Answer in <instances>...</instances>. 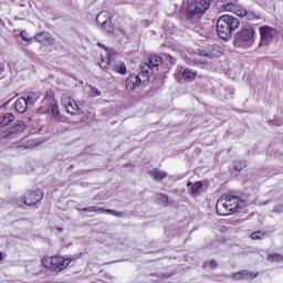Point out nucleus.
Returning a JSON list of instances; mask_svg holds the SVG:
<instances>
[{
	"label": "nucleus",
	"mask_w": 283,
	"mask_h": 283,
	"mask_svg": "<svg viewBox=\"0 0 283 283\" xmlns=\"http://www.w3.org/2000/svg\"><path fill=\"white\" fill-rule=\"evenodd\" d=\"M209 266H210V269H216V266H218V262L212 260V261H210Z\"/></svg>",
	"instance_id": "nucleus-38"
},
{
	"label": "nucleus",
	"mask_w": 283,
	"mask_h": 283,
	"mask_svg": "<svg viewBox=\"0 0 283 283\" xmlns=\"http://www.w3.org/2000/svg\"><path fill=\"white\" fill-rule=\"evenodd\" d=\"M101 28L105 31V32H112L114 30V27L112 25V19H109V24H105L101 25Z\"/></svg>",
	"instance_id": "nucleus-33"
},
{
	"label": "nucleus",
	"mask_w": 283,
	"mask_h": 283,
	"mask_svg": "<svg viewBox=\"0 0 283 283\" xmlns=\"http://www.w3.org/2000/svg\"><path fill=\"white\" fill-rule=\"evenodd\" d=\"M81 211H84L86 213H94V212L103 213L105 211V208H99V207H96V206H91V207L82 208Z\"/></svg>",
	"instance_id": "nucleus-23"
},
{
	"label": "nucleus",
	"mask_w": 283,
	"mask_h": 283,
	"mask_svg": "<svg viewBox=\"0 0 283 283\" xmlns=\"http://www.w3.org/2000/svg\"><path fill=\"white\" fill-rule=\"evenodd\" d=\"M233 168L235 171H242V169H247V163L244 160H235L233 163Z\"/></svg>",
	"instance_id": "nucleus-27"
},
{
	"label": "nucleus",
	"mask_w": 283,
	"mask_h": 283,
	"mask_svg": "<svg viewBox=\"0 0 283 283\" xmlns=\"http://www.w3.org/2000/svg\"><path fill=\"white\" fill-rule=\"evenodd\" d=\"M148 175L150 176V178H153V180L160 182V181L165 180L167 172H165L160 169H153L148 172Z\"/></svg>",
	"instance_id": "nucleus-17"
},
{
	"label": "nucleus",
	"mask_w": 283,
	"mask_h": 283,
	"mask_svg": "<svg viewBox=\"0 0 283 283\" xmlns=\"http://www.w3.org/2000/svg\"><path fill=\"white\" fill-rule=\"evenodd\" d=\"M233 280H253L258 277V273H252L247 270L235 272L232 274Z\"/></svg>",
	"instance_id": "nucleus-15"
},
{
	"label": "nucleus",
	"mask_w": 283,
	"mask_h": 283,
	"mask_svg": "<svg viewBox=\"0 0 283 283\" xmlns=\"http://www.w3.org/2000/svg\"><path fill=\"white\" fill-rule=\"evenodd\" d=\"M274 211L276 213H283V205L282 203H279L274 207Z\"/></svg>",
	"instance_id": "nucleus-34"
},
{
	"label": "nucleus",
	"mask_w": 283,
	"mask_h": 283,
	"mask_svg": "<svg viewBox=\"0 0 283 283\" xmlns=\"http://www.w3.org/2000/svg\"><path fill=\"white\" fill-rule=\"evenodd\" d=\"M42 264H43V266H45V269H50V270L52 271V266H53V256L43 258V259H42Z\"/></svg>",
	"instance_id": "nucleus-28"
},
{
	"label": "nucleus",
	"mask_w": 283,
	"mask_h": 283,
	"mask_svg": "<svg viewBox=\"0 0 283 283\" xmlns=\"http://www.w3.org/2000/svg\"><path fill=\"white\" fill-rule=\"evenodd\" d=\"M3 260V252L0 251V262Z\"/></svg>",
	"instance_id": "nucleus-39"
},
{
	"label": "nucleus",
	"mask_w": 283,
	"mask_h": 283,
	"mask_svg": "<svg viewBox=\"0 0 283 283\" xmlns=\"http://www.w3.org/2000/svg\"><path fill=\"white\" fill-rule=\"evenodd\" d=\"M156 201L158 202V205H163V207H167L169 202V197H167L164 193H159L156 196Z\"/></svg>",
	"instance_id": "nucleus-25"
},
{
	"label": "nucleus",
	"mask_w": 283,
	"mask_h": 283,
	"mask_svg": "<svg viewBox=\"0 0 283 283\" xmlns=\"http://www.w3.org/2000/svg\"><path fill=\"white\" fill-rule=\"evenodd\" d=\"M72 262V259H65L63 256H53V266L52 271H55L56 273L63 271L64 269H67Z\"/></svg>",
	"instance_id": "nucleus-11"
},
{
	"label": "nucleus",
	"mask_w": 283,
	"mask_h": 283,
	"mask_svg": "<svg viewBox=\"0 0 283 283\" xmlns=\"http://www.w3.org/2000/svg\"><path fill=\"white\" fill-rule=\"evenodd\" d=\"M114 211L115 210H112V209H104V211L101 213H109V216H114Z\"/></svg>",
	"instance_id": "nucleus-37"
},
{
	"label": "nucleus",
	"mask_w": 283,
	"mask_h": 283,
	"mask_svg": "<svg viewBox=\"0 0 283 283\" xmlns=\"http://www.w3.org/2000/svg\"><path fill=\"white\" fill-rule=\"evenodd\" d=\"M115 71L117 74H127V65H125V62H117L114 65Z\"/></svg>",
	"instance_id": "nucleus-24"
},
{
	"label": "nucleus",
	"mask_w": 283,
	"mask_h": 283,
	"mask_svg": "<svg viewBox=\"0 0 283 283\" xmlns=\"http://www.w3.org/2000/svg\"><path fill=\"white\" fill-rule=\"evenodd\" d=\"M15 147L17 149H30V147H32V144H30L28 139L23 138L15 144Z\"/></svg>",
	"instance_id": "nucleus-26"
},
{
	"label": "nucleus",
	"mask_w": 283,
	"mask_h": 283,
	"mask_svg": "<svg viewBox=\"0 0 283 283\" xmlns=\"http://www.w3.org/2000/svg\"><path fill=\"white\" fill-rule=\"evenodd\" d=\"M51 112L53 116H59L61 114V112H59V105L56 103L51 105Z\"/></svg>",
	"instance_id": "nucleus-32"
},
{
	"label": "nucleus",
	"mask_w": 283,
	"mask_h": 283,
	"mask_svg": "<svg viewBox=\"0 0 283 283\" xmlns=\"http://www.w3.org/2000/svg\"><path fill=\"white\" fill-rule=\"evenodd\" d=\"M20 36L22 39V41H25L27 43H32L33 38H30L28 34V31L23 30L20 32Z\"/></svg>",
	"instance_id": "nucleus-29"
},
{
	"label": "nucleus",
	"mask_w": 283,
	"mask_h": 283,
	"mask_svg": "<svg viewBox=\"0 0 283 283\" xmlns=\"http://www.w3.org/2000/svg\"><path fill=\"white\" fill-rule=\"evenodd\" d=\"M96 22L98 25H109V13L107 11H102L97 17H96Z\"/></svg>",
	"instance_id": "nucleus-18"
},
{
	"label": "nucleus",
	"mask_w": 283,
	"mask_h": 283,
	"mask_svg": "<svg viewBox=\"0 0 283 283\" xmlns=\"http://www.w3.org/2000/svg\"><path fill=\"white\" fill-rule=\"evenodd\" d=\"M237 41L241 43H249L250 45L255 42V29L252 27L244 28L235 34Z\"/></svg>",
	"instance_id": "nucleus-8"
},
{
	"label": "nucleus",
	"mask_w": 283,
	"mask_h": 283,
	"mask_svg": "<svg viewBox=\"0 0 283 283\" xmlns=\"http://www.w3.org/2000/svg\"><path fill=\"white\" fill-rule=\"evenodd\" d=\"M14 120V115L12 113H6L0 116V127H6V125H10Z\"/></svg>",
	"instance_id": "nucleus-19"
},
{
	"label": "nucleus",
	"mask_w": 283,
	"mask_h": 283,
	"mask_svg": "<svg viewBox=\"0 0 283 283\" xmlns=\"http://www.w3.org/2000/svg\"><path fill=\"white\" fill-rule=\"evenodd\" d=\"M238 28H240V19L231 14H223L217 21V33L222 41H231Z\"/></svg>",
	"instance_id": "nucleus-2"
},
{
	"label": "nucleus",
	"mask_w": 283,
	"mask_h": 283,
	"mask_svg": "<svg viewBox=\"0 0 283 283\" xmlns=\"http://www.w3.org/2000/svg\"><path fill=\"white\" fill-rule=\"evenodd\" d=\"M98 45H99V48H104V50L106 52V56H107L106 60L102 59V62L99 63V67L102 70H107V67H109V57L112 56V53L102 44H98Z\"/></svg>",
	"instance_id": "nucleus-20"
},
{
	"label": "nucleus",
	"mask_w": 283,
	"mask_h": 283,
	"mask_svg": "<svg viewBox=\"0 0 283 283\" xmlns=\"http://www.w3.org/2000/svg\"><path fill=\"white\" fill-rule=\"evenodd\" d=\"M41 200H43V190L36 188L27 193L24 205L32 207V205H38V202H41Z\"/></svg>",
	"instance_id": "nucleus-10"
},
{
	"label": "nucleus",
	"mask_w": 283,
	"mask_h": 283,
	"mask_svg": "<svg viewBox=\"0 0 283 283\" xmlns=\"http://www.w3.org/2000/svg\"><path fill=\"white\" fill-rule=\"evenodd\" d=\"M163 65V57L159 55H150L140 64V72L137 75H130L126 78V90L133 92L135 87H147L149 85V74L158 71Z\"/></svg>",
	"instance_id": "nucleus-1"
},
{
	"label": "nucleus",
	"mask_w": 283,
	"mask_h": 283,
	"mask_svg": "<svg viewBox=\"0 0 283 283\" xmlns=\"http://www.w3.org/2000/svg\"><path fill=\"white\" fill-rule=\"evenodd\" d=\"M113 216H115V218H123V212L114 210Z\"/></svg>",
	"instance_id": "nucleus-36"
},
{
	"label": "nucleus",
	"mask_w": 283,
	"mask_h": 283,
	"mask_svg": "<svg viewBox=\"0 0 283 283\" xmlns=\"http://www.w3.org/2000/svg\"><path fill=\"white\" fill-rule=\"evenodd\" d=\"M265 233H262V231H255L251 234V238L253 240H263L264 239Z\"/></svg>",
	"instance_id": "nucleus-31"
},
{
	"label": "nucleus",
	"mask_w": 283,
	"mask_h": 283,
	"mask_svg": "<svg viewBox=\"0 0 283 283\" xmlns=\"http://www.w3.org/2000/svg\"><path fill=\"white\" fill-rule=\"evenodd\" d=\"M91 92H92V94H94L95 96H101V91H99L98 88H96V87H92V88H91Z\"/></svg>",
	"instance_id": "nucleus-35"
},
{
	"label": "nucleus",
	"mask_w": 283,
	"mask_h": 283,
	"mask_svg": "<svg viewBox=\"0 0 283 283\" xmlns=\"http://www.w3.org/2000/svg\"><path fill=\"white\" fill-rule=\"evenodd\" d=\"M57 231H63V229H61V228H57Z\"/></svg>",
	"instance_id": "nucleus-41"
},
{
	"label": "nucleus",
	"mask_w": 283,
	"mask_h": 283,
	"mask_svg": "<svg viewBox=\"0 0 283 283\" xmlns=\"http://www.w3.org/2000/svg\"><path fill=\"white\" fill-rule=\"evenodd\" d=\"M187 187H193V184H191V181H189V182L187 184Z\"/></svg>",
	"instance_id": "nucleus-40"
},
{
	"label": "nucleus",
	"mask_w": 283,
	"mask_h": 283,
	"mask_svg": "<svg viewBox=\"0 0 283 283\" xmlns=\"http://www.w3.org/2000/svg\"><path fill=\"white\" fill-rule=\"evenodd\" d=\"M243 17H247V19H249V21H258L260 19H262V15L255 11H247L245 10V14Z\"/></svg>",
	"instance_id": "nucleus-21"
},
{
	"label": "nucleus",
	"mask_w": 283,
	"mask_h": 283,
	"mask_svg": "<svg viewBox=\"0 0 283 283\" xmlns=\"http://www.w3.org/2000/svg\"><path fill=\"white\" fill-rule=\"evenodd\" d=\"M269 262H282L283 256L281 254H271L268 256Z\"/></svg>",
	"instance_id": "nucleus-30"
},
{
	"label": "nucleus",
	"mask_w": 283,
	"mask_h": 283,
	"mask_svg": "<svg viewBox=\"0 0 283 283\" xmlns=\"http://www.w3.org/2000/svg\"><path fill=\"white\" fill-rule=\"evenodd\" d=\"M222 10L224 12H233V14H237V17H244V14H247V9H244V7L235 4L233 2L223 4Z\"/></svg>",
	"instance_id": "nucleus-12"
},
{
	"label": "nucleus",
	"mask_w": 283,
	"mask_h": 283,
	"mask_svg": "<svg viewBox=\"0 0 283 283\" xmlns=\"http://www.w3.org/2000/svg\"><path fill=\"white\" fill-rule=\"evenodd\" d=\"M244 207V201L238 197L227 196L217 201V211L220 216H231Z\"/></svg>",
	"instance_id": "nucleus-3"
},
{
	"label": "nucleus",
	"mask_w": 283,
	"mask_h": 283,
	"mask_svg": "<svg viewBox=\"0 0 283 283\" xmlns=\"http://www.w3.org/2000/svg\"><path fill=\"white\" fill-rule=\"evenodd\" d=\"M261 42L259 44L260 48H264V45H269L275 36H277V30L273 27L263 25L259 28Z\"/></svg>",
	"instance_id": "nucleus-6"
},
{
	"label": "nucleus",
	"mask_w": 283,
	"mask_h": 283,
	"mask_svg": "<svg viewBox=\"0 0 283 283\" xmlns=\"http://www.w3.org/2000/svg\"><path fill=\"white\" fill-rule=\"evenodd\" d=\"M198 76V71L192 69H185L182 72V78L187 83H191V81H196V77Z\"/></svg>",
	"instance_id": "nucleus-16"
},
{
	"label": "nucleus",
	"mask_w": 283,
	"mask_h": 283,
	"mask_svg": "<svg viewBox=\"0 0 283 283\" xmlns=\"http://www.w3.org/2000/svg\"><path fill=\"white\" fill-rule=\"evenodd\" d=\"M63 103L67 114H72V116H78V114H81L82 109L78 107V104H76V101L67 98Z\"/></svg>",
	"instance_id": "nucleus-13"
},
{
	"label": "nucleus",
	"mask_w": 283,
	"mask_h": 283,
	"mask_svg": "<svg viewBox=\"0 0 283 283\" xmlns=\"http://www.w3.org/2000/svg\"><path fill=\"white\" fill-rule=\"evenodd\" d=\"M200 189H202V181L195 182L190 188V196L196 197L200 192Z\"/></svg>",
	"instance_id": "nucleus-22"
},
{
	"label": "nucleus",
	"mask_w": 283,
	"mask_h": 283,
	"mask_svg": "<svg viewBox=\"0 0 283 283\" xmlns=\"http://www.w3.org/2000/svg\"><path fill=\"white\" fill-rule=\"evenodd\" d=\"M197 53L206 59H220L224 54V49L218 44H212L207 48L197 49Z\"/></svg>",
	"instance_id": "nucleus-5"
},
{
	"label": "nucleus",
	"mask_w": 283,
	"mask_h": 283,
	"mask_svg": "<svg viewBox=\"0 0 283 283\" xmlns=\"http://www.w3.org/2000/svg\"><path fill=\"white\" fill-rule=\"evenodd\" d=\"M34 41H36V43H41L42 45H45V48H53L54 43H56V41L54 40V36H52L51 33L48 31H42L40 33H36L34 35Z\"/></svg>",
	"instance_id": "nucleus-9"
},
{
	"label": "nucleus",
	"mask_w": 283,
	"mask_h": 283,
	"mask_svg": "<svg viewBox=\"0 0 283 283\" xmlns=\"http://www.w3.org/2000/svg\"><path fill=\"white\" fill-rule=\"evenodd\" d=\"M25 132V123L23 120L17 122V124L9 128L8 130L2 132V138H7L8 140H12L14 138H19L21 134Z\"/></svg>",
	"instance_id": "nucleus-7"
},
{
	"label": "nucleus",
	"mask_w": 283,
	"mask_h": 283,
	"mask_svg": "<svg viewBox=\"0 0 283 283\" xmlns=\"http://www.w3.org/2000/svg\"><path fill=\"white\" fill-rule=\"evenodd\" d=\"M32 103V97H20L15 101V112L19 114H25L28 112V105Z\"/></svg>",
	"instance_id": "nucleus-14"
},
{
	"label": "nucleus",
	"mask_w": 283,
	"mask_h": 283,
	"mask_svg": "<svg viewBox=\"0 0 283 283\" xmlns=\"http://www.w3.org/2000/svg\"><path fill=\"white\" fill-rule=\"evenodd\" d=\"M213 0H189L186 17L190 21H197L207 12Z\"/></svg>",
	"instance_id": "nucleus-4"
}]
</instances>
